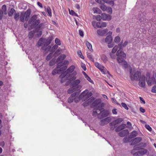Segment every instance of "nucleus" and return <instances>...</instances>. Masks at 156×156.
I'll return each instance as SVG.
<instances>
[{"mask_svg":"<svg viewBox=\"0 0 156 156\" xmlns=\"http://www.w3.org/2000/svg\"><path fill=\"white\" fill-rule=\"evenodd\" d=\"M123 46V42L121 41L119 44L118 47L119 49L117 51L116 53V55L117 56V60L119 63H121L122 65L124 66L125 68H126L128 66L127 62L124 60V59L126 57V55L123 51H122L121 49Z\"/></svg>","mask_w":156,"mask_h":156,"instance_id":"nucleus-1","label":"nucleus"},{"mask_svg":"<svg viewBox=\"0 0 156 156\" xmlns=\"http://www.w3.org/2000/svg\"><path fill=\"white\" fill-rule=\"evenodd\" d=\"M94 105L97 109L99 110L100 111L99 114H98V117L100 119H101L107 116L109 112L108 111H105L103 108L104 106V103H101L99 99H96L94 101Z\"/></svg>","mask_w":156,"mask_h":156,"instance_id":"nucleus-2","label":"nucleus"},{"mask_svg":"<svg viewBox=\"0 0 156 156\" xmlns=\"http://www.w3.org/2000/svg\"><path fill=\"white\" fill-rule=\"evenodd\" d=\"M80 82V81L79 79L76 80L72 82L71 83L72 87L68 90V93L71 94L75 91L79 90L82 87L81 86L79 85Z\"/></svg>","mask_w":156,"mask_h":156,"instance_id":"nucleus-3","label":"nucleus"},{"mask_svg":"<svg viewBox=\"0 0 156 156\" xmlns=\"http://www.w3.org/2000/svg\"><path fill=\"white\" fill-rule=\"evenodd\" d=\"M130 77L132 80H138L141 77V72L138 71L133 70L131 68L129 70Z\"/></svg>","mask_w":156,"mask_h":156,"instance_id":"nucleus-4","label":"nucleus"},{"mask_svg":"<svg viewBox=\"0 0 156 156\" xmlns=\"http://www.w3.org/2000/svg\"><path fill=\"white\" fill-rule=\"evenodd\" d=\"M40 20L37 19V16L36 15H33L29 20V24H31L30 27L32 28H35L40 23Z\"/></svg>","mask_w":156,"mask_h":156,"instance_id":"nucleus-5","label":"nucleus"},{"mask_svg":"<svg viewBox=\"0 0 156 156\" xmlns=\"http://www.w3.org/2000/svg\"><path fill=\"white\" fill-rule=\"evenodd\" d=\"M150 74L149 73H147L146 75V80L149 86H151V84H156V80L155 76H156V74H153V76L150 78Z\"/></svg>","mask_w":156,"mask_h":156,"instance_id":"nucleus-6","label":"nucleus"},{"mask_svg":"<svg viewBox=\"0 0 156 156\" xmlns=\"http://www.w3.org/2000/svg\"><path fill=\"white\" fill-rule=\"evenodd\" d=\"M92 95L91 92H89L88 90L86 89L80 94V98L82 101H85L88 99Z\"/></svg>","mask_w":156,"mask_h":156,"instance_id":"nucleus-7","label":"nucleus"},{"mask_svg":"<svg viewBox=\"0 0 156 156\" xmlns=\"http://www.w3.org/2000/svg\"><path fill=\"white\" fill-rule=\"evenodd\" d=\"M59 78L61 79V82L63 83L65 82L66 80H70L71 75L66 73V72L62 73L59 76Z\"/></svg>","mask_w":156,"mask_h":156,"instance_id":"nucleus-8","label":"nucleus"},{"mask_svg":"<svg viewBox=\"0 0 156 156\" xmlns=\"http://www.w3.org/2000/svg\"><path fill=\"white\" fill-rule=\"evenodd\" d=\"M45 27V25L44 23H40L35 28V31L36 32L38 33L37 36L38 37H40L42 35V29Z\"/></svg>","mask_w":156,"mask_h":156,"instance_id":"nucleus-9","label":"nucleus"},{"mask_svg":"<svg viewBox=\"0 0 156 156\" xmlns=\"http://www.w3.org/2000/svg\"><path fill=\"white\" fill-rule=\"evenodd\" d=\"M51 41H47L44 44V46L42 48V49L45 50L46 52H48L50 50H51V47L48 45L50 43Z\"/></svg>","mask_w":156,"mask_h":156,"instance_id":"nucleus-10","label":"nucleus"},{"mask_svg":"<svg viewBox=\"0 0 156 156\" xmlns=\"http://www.w3.org/2000/svg\"><path fill=\"white\" fill-rule=\"evenodd\" d=\"M139 80V85L140 87H144L145 84V76H142L138 80Z\"/></svg>","mask_w":156,"mask_h":156,"instance_id":"nucleus-11","label":"nucleus"},{"mask_svg":"<svg viewBox=\"0 0 156 156\" xmlns=\"http://www.w3.org/2000/svg\"><path fill=\"white\" fill-rule=\"evenodd\" d=\"M140 150L134 154V156H139L140 154L143 155L146 154L148 152L147 150L144 148H140Z\"/></svg>","mask_w":156,"mask_h":156,"instance_id":"nucleus-12","label":"nucleus"},{"mask_svg":"<svg viewBox=\"0 0 156 156\" xmlns=\"http://www.w3.org/2000/svg\"><path fill=\"white\" fill-rule=\"evenodd\" d=\"M75 67L74 65H72L71 66H70L67 70L66 72L67 73H71L72 72L74 76H76V74L77 73L75 71H74V69H75Z\"/></svg>","mask_w":156,"mask_h":156,"instance_id":"nucleus-13","label":"nucleus"},{"mask_svg":"<svg viewBox=\"0 0 156 156\" xmlns=\"http://www.w3.org/2000/svg\"><path fill=\"white\" fill-rule=\"evenodd\" d=\"M66 68L64 67H62L59 69H55L52 71V74L53 75H55L57 74H59L61 73Z\"/></svg>","mask_w":156,"mask_h":156,"instance_id":"nucleus-14","label":"nucleus"},{"mask_svg":"<svg viewBox=\"0 0 156 156\" xmlns=\"http://www.w3.org/2000/svg\"><path fill=\"white\" fill-rule=\"evenodd\" d=\"M111 121V118L110 117H107L101 120L100 122V125L103 126L107 124Z\"/></svg>","mask_w":156,"mask_h":156,"instance_id":"nucleus-15","label":"nucleus"},{"mask_svg":"<svg viewBox=\"0 0 156 156\" xmlns=\"http://www.w3.org/2000/svg\"><path fill=\"white\" fill-rule=\"evenodd\" d=\"M142 140V138L140 137H136L132 140L130 144L131 145H135L140 142Z\"/></svg>","mask_w":156,"mask_h":156,"instance_id":"nucleus-16","label":"nucleus"},{"mask_svg":"<svg viewBox=\"0 0 156 156\" xmlns=\"http://www.w3.org/2000/svg\"><path fill=\"white\" fill-rule=\"evenodd\" d=\"M123 120V119L122 118H118L112 122L110 123L109 124V126H115L116 125L120 123L121 122H122Z\"/></svg>","mask_w":156,"mask_h":156,"instance_id":"nucleus-17","label":"nucleus"},{"mask_svg":"<svg viewBox=\"0 0 156 156\" xmlns=\"http://www.w3.org/2000/svg\"><path fill=\"white\" fill-rule=\"evenodd\" d=\"M107 29H98L97 31V33L98 35L100 36H104L106 33L108 32Z\"/></svg>","mask_w":156,"mask_h":156,"instance_id":"nucleus-18","label":"nucleus"},{"mask_svg":"<svg viewBox=\"0 0 156 156\" xmlns=\"http://www.w3.org/2000/svg\"><path fill=\"white\" fill-rule=\"evenodd\" d=\"M102 19L104 20H110L112 19L111 16L105 13H102L101 15Z\"/></svg>","mask_w":156,"mask_h":156,"instance_id":"nucleus-19","label":"nucleus"},{"mask_svg":"<svg viewBox=\"0 0 156 156\" xmlns=\"http://www.w3.org/2000/svg\"><path fill=\"white\" fill-rule=\"evenodd\" d=\"M78 93L77 92H74L71 95V96L68 99V102L69 103H71L74 101V98L76 95Z\"/></svg>","mask_w":156,"mask_h":156,"instance_id":"nucleus-20","label":"nucleus"},{"mask_svg":"<svg viewBox=\"0 0 156 156\" xmlns=\"http://www.w3.org/2000/svg\"><path fill=\"white\" fill-rule=\"evenodd\" d=\"M66 57V55H65L63 54L61 55L58 58L57 61L58 63H60Z\"/></svg>","mask_w":156,"mask_h":156,"instance_id":"nucleus-21","label":"nucleus"},{"mask_svg":"<svg viewBox=\"0 0 156 156\" xmlns=\"http://www.w3.org/2000/svg\"><path fill=\"white\" fill-rule=\"evenodd\" d=\"M126 125L125 124H122L117 127L115 129L116 132L121 131L126 128Z\"/></svg>","mask_w":156,"mask_h":156,"instance_id":"nucleus-22","label":"nucleus"},{"mask_svg":"<svg viewBox=\"0 0 156 156\" xmlns=\"http://www.w3.org/2000/svg\"><path fill=\"white\" fill-rule=\"evenodd\" d=\"M128 133V130L125 129L120 132L119 133V136L121 137H122L125 136Z\"/></svg>","mask_w":156,"mask_h":156,"instance_id":"nucleus-23","label":"nucleus"},{"mask_svg":"<svg viewBox=\"0 0 156 156\" xmlns=\"http://www.w3.org/2000/svg\"><path fill=\"white\" fill-rule=\"evenodd\" d=\"M93 105L94 106V109L93 110L92 113L93 115L94 116H95L96 115H98V114H100V111H99V110L98 109H97L96 108H95L94 107V102L93 103Z\"/></svg>","mask_w":156,"mask_h":156,"instance_id":"nucleus-24","label":"nucleus"},{"mask_svg":"<svg viewBox=\"0 0 156 156\" xmlns=\"http://www.w3.org/2000/svg\"><path fill=\"white\" fill-rule=\"evenodd\" d=\"M25 16V20L26 21H27L29 18L30 16V10H27L25 13H24Z\"/></svg>","mask_w":156,"mask_h":156,"instance_id":"nucleus-25","label":"nucleus"},{"mask_svg":"<svg viewBox=\"0 0 156 156\" xmlns=\"http://www.w3.org/2000/svg\"><path fill=\"white\" fill-rule=\"evenodd\" d=\"M69 63V62L67 60L64 61V63H58L57 68H60L62 66L65 65H67Z\"/></svg>","mask_w":156,"mask_h":156,"instance_id":"nucleus-26","label":"nucleus"},{"mask_svg":"<svg viewBox=\"0 0 156 156\" xmlns=\"http://www.w3.org/2000/svg\"><path fill=\"white\" fill-rule=\"evenodd\" d=\"M112 37L111 35L108 36L105 39V41L107 43H112Z\"/></svg>","mask_w":156,"mask_h":156,"instance_id":"nucleus-27","label":"nucleus"},{"mask_svg":"<svg viewBox=\"0 0 156 156\" xmlns=\"http://www.w3.org/2000/svg\"><path fill=\"white\" fill-rule=\"evenodd\" d=\"M94 13H96L97 14H101V10L98 8L97 7L93 8L92 9Z\"/></svg>","mask_w":156,"mask_h":156,"instance_id":"nucleus-28","label":"nucleus"},{"mask_svg":"<svg viewBox=\"0 0 156 156\" xmlns=\"http://www.w3.org/2000/svg\"><path fill=\"white\" fill-rule=\"evenodd\" d=\"M85 43L87 48L89 49V50L90 51H92L93 49L91 44L87 41H85Z\"/></svg>","mask_w":156,"mask_h":156,"instance_id":"nucleus-29","label":"nucleus"},{"mask_svg":"<svg viewBox=\"0 0 156 156\" xmlns=\"http://www.w3.org/2000/svg\"><path fill=\"white\" fill-rule=\"evenodd\" d=\"M16 13V11L13 8H11L8 12V15L9 16H12L13 14Z\"/></svg>","mask_w":156,"mask_h":156,"instance_id":"nucleus-30","label":"nucleus"},{"mask_svg":"<svg viewBox=\"0 0 156 156\" xmlns=\"http://www.w3.org/2000/svg\"><path fill=\"white\" fill-rule=\"evenodd\" d=\"M35 32H36L35 30L30 31L28 35L29 38L31 39L32 38L34 37Z\"/></svg>","mask_w":156,"mask_h":156,"instance_id":"nucleus-31","label":"nucleus"},{"mask_svg":"<svg viewBox=\"0 0 156 156\" xmlns=\"http://www.w3.org/2000/svg\"><path fill=\"white\" fill-rule=\"evenodd\" d=\"M25 16L24 13L21 12L20 16V20L22 22H23L25 18Z\"/></svg>","mask_w":156,"mask_h":156,"instance_id":"nucleus-32","label":"nucleus"},{"mask_svg":"<svg viewBox=\"0 0 156 156\" xmlns=\"http://www.w3.org/2000/svg\"><path fill=\"white\" fill-rule=\"evenodd\" d=\"M137 135V133L136 131H133L130 135V138H133L135 137Z\"/></svg>","mask_w":156,"mask_h":156,"instance_id":"nucleus-33","label":"nucleus"},{"mask_svg":"<svg viewBox=\"0 0 156 156\" xmlns=\"http://www.w3.org/2000/svg\"><path fill=\"white\" fill-rule=\"evenodd\" d=\"M103 2L107 3L109 4L110 5L112 6L114 5V3L113 1H110V0H103Z\"/></svg>","mask_w":156,"mask_h":156,"instance_id":"nucleus-34","label":"nucleus"},{"mask_svg":"<svg viewBox=\"0 0 156 156\" xmlns=\"http://www.w3.org/2000/svg\"><path fill=\"white\" fill-rule=\"evenodd\" d=\"M101 59L103 62L104 63H106L108 61L107 57L105 55H102L101 56Z\"/></svg>","mask_w":156,"mask_h":156,"instance_id":"nucleus-35","label":"nucleus"},{"mask_svg":"<svg viewBox=\"0 0 156 156\" xmlns=\"http://www.w3.org/2000/svg\"><path fill=\"white\" fill-rule=\"evenodd\" d=\"M43 40L42 38H40L37 43V45L38 47H40L42 46L43 44L44 43Z\"/></svg>","mask_w":156,"mask_h":156,"instance_id":"nucleus-36","label":"nucleus"},{"mask_svg":"<svg viewBox=\"0 0 156 156\" xmlns=\"http://www.w3.org/2000/svg\"><path fill=\"white\" fill-rule=\"evenodd\" d=\"M46 11L48 13L49 15L51 16H52V13L51 9L49 7H48L46 9Z\"/></svg>","mask_w":156,"mask_h":156,"instance_id":"nucleus-37","label":"nucleus"},{"mask_svg":"<svg viewBox=\"0 0 156 156\" xmlns=\"http://www.w3.org/2000/svg\"><path fill=\"white\" fill-rule=\"evenodd\" d=\"M100 9L103 11H105L106 10L107 7L103 4H101L99 6Z\"/></svg>","mask_w":156,"mask_h":156,"instance_id":"nucleus-38","label":"nucleus"},{"mask_svg":"<svg viewBox=\"0 0 156 156\" xmlns=\"http://www.w3.org/2000/svg\"><path fill=\"white\" fill-rule=\"evenodd\" d=\"M58 47V46L56 44L54 45L51 48L50 51L52 52H54Z\"/></svg>","mask_w":156,"mask_h":156,"instance_id":"nucleus-39","label":"nucleus"},{"mask_svg":"<svg viewBox=\"0 0 156 156\" xmlns=\"http://www.w3.org/2000/svg\"><path fill=\"white\" fill-rule=\"evenodd\" d=\"M120 38L119 37L117 36L114 39V42L117 44H118L120 42Z\"/></svg>","mask_w":156,"mask_h":156,"instance_id":"nucleus-40","label":"nucleus"},{"mask_svg":"<svg viewBox=\"0 0 156 156\" xmlns=\"http://www.w3.org/2000/svg\"><path fill=\"white\" fill-rule=\"evenodd\" d=\"M20 15L19 13H17L15 14L14 18L16 21H17L20 18Z\"/></svg>","mask_w":156,"mask_h":156,"instance_id":"nucleus-41","label":"nucleus"},{"mask_svg":"<svg viewBox=\"0 0 156 156\" xmlns=\"http://www.w3.org/2000/svg\"><path fill=\"white\" fill-rule=\"evenodd\" d=\"M55 43L58 46L60 45L61 44V42L60 41L58 38H56L55 41Z\"/></svg>","mask_w":156,"mask_h":156,"instance_id":"nucleus-42","label":"nucleus"},{"mask_svg":"<svg viewBox=\"0 0 156 156\" xmlns=\"http://www.w3.org/2000/svg\"><path fill=\"white\" fill-rule=\"evenodd\" d=\"M80 100H81V98H80V95L79 97H77L76 95L74 98V101L75 102H78Z\"/></svg>","mask_w":156,"mask_h":156,"instance_id":"nucleus-43","label":"nucleus"},{"mask_svg":"<svg viewBox=\"0 0 156 156\" xmlns=\"http://www.w3.org/2000/svg\"><path fill=\"white\" fill-rule=\"evenodd\" d=\"M109 13L111 14L112 13V8L110 7H107L106 10Z\"/></svg>","mask_w":156,"mask_h":156,"instance_id":"nucleus-44","label":"nucleus"},{"mask_svg":"<svg viewBox=\"0 0 156 156\" xmlns=\"http://www.w3.org/2000/svg\"><path fill=\"white\" fill-rule=\"evenodd\" d=\"M52 54L51 53H50L49 55H48V56L46 57V59L47 61H48L50 60L52 58Z\"/></svg>","mask_w":156,"mask_h":156,"instance_id":"nucleus-45","label":"nucleus"},{"mask_svg":"<svg viewBox=\"0 0 156 156\" xmlns=\"http://www.w3.org/2000/svg\"><path fill=\"white\" fill-rule=\"evenodd\" d=\"M118 48V46L117 45L115 46L112 49V53H115L117 51Z\"/></svg>","mask_w":156,"mask_h":156,"instance_id":"nucleus-46","label":"nucleus"},{"mask_svg":"<svg viewBox=\"0 0 156 156\" xmlns=\"http://www.w3.org/2000/svg\"><path fill=\"white\" fill-rule=\"evenodd\" d=\"M87 57L90 59L92 61H94V59L93 58H92V56L90 54L87 53Z\"/></svg>","mask_w":156,"mask_h":156,"instance_id":"nucleus-47","label":"nucleus"},{"mask_svg":"<svg viewBox=\"0 0 156 156\" xmlns=\"http://www.w3.org/2000/svg\"><path fill=\"white\" fill-rule=\"evenodd\" d=\"M121 105L125 109L127 110H128L129 109V108L127 106V105L124 103L122 102L121 103Z\"/></svg>","mask_w":156,"mask_h":156,"instance_id":"nucleus-48","label":"nucleus"},{"mask_svg":"<svg viewBox=\"0 0 156 156\" xmlns=\"http://www.w3.org/2000/svg\"><path fill=\"white\" fill-rule=\"evenodd\" d=\"M85 78L88 81L90 82V83L92 84L94 83L93 81L90 78L89 76H87L86 77H85Z\"/></svg>","mask_w":156,"mask_h":156,"instance_id":"nucleus-49","label":"nucleus"},{"mask_svg":"<svg viewBox=\"0 0 156 156\" xmlns=\"http://www.w3.org/2000/svg\"><path fill=\"white\" fill-rule=\"evenodd\" d=\"M95 19L97 20L100 21L102 19L101 16L100 15H97L95 17Z\"/></svg>","mask_w":156,"mask_h":156,"instance_id":"nucleus-50","label":"nucleus"},{"mask_svg":"<svg viewBox=\"0 0 156 156\" xmlns=\"http://www.w3.org/2000/svg\"><path fill=\"white\" fill-rule=\"evenodd\" d=\"M95 66L98 69H99L102 66L98 62H96L95 63Z\"/></svg>","mask_w":156,"mask_h":156,"instance_id":"nucleus-51","label":"nucleus"},{"mask_svg":"<svg viewBox=\"0 0 156 156\" xmlns=\"http://www.w3.org/2000/svg\"><path fill=\"white\" fill-rule=\"evenodd\" d=\"M151 91L153 93H156V85H154L152 87Z\"/></svg>","mask_w":156,"mask_h":156,"instance_id":"nucleus-52","label":"nucleus"},{"mask_svg":"<svg viewBox=\"0 0 156 156\" xmlns=\"http://www.w3.org/2000/svg\"><path fill=\"white\" fill-rule=\"evenodd\" d=\"M55 64V60L53 59L51 60L49 62V65L50 66H53Z\"/></svg>","mask_w":156,"mask_h":156,"instance_id":"nucleus-53","label":"nucleus"},{"mask_svg":"<svg viewBox=\"0 0 156 156\" xmlns=\"http://www.w3.org/2000/svg\"><path fill=\"white\" fill-rule=\"evenodd\" d=\"M78 55L81 58L83 59L84 58V57L82 55V54L80 51H78L77 52Z\"/></svg>","mask_w":156,"mask_h":156,"instance_id":"nucleus-54","label":"nucleus"},{"mask_svg":"<svg viewBox=\"0 0 156 156\" xmlns=\"http://www.w3.org/2000/svg\"><path fill=\"white\" fill-rule=\"evenodd\" d=\"M101 71L103 74H106L108 72L107 70L105 67Z\"/></svg>","mask_w":156,"mask_h":156,"instance_id":"nucleus-55","label":"nucleus"},{"mask_svg":"<svg viewBox=\"0 0 156 156\" xmlns=\"http://www.w3.org/2000/svg\"><path fill=\"white\" fill-rule=\"evenodd\" d=\"M145 128L149 131H151L152 130V128L148 125H145Z\"/></svg>","mask_w":156,"mask_h":156,"instance_id":"nucleus-56","label":"nucleus"},{"mask_svg":"<svg viewBox=\"0 0 156 156\" xmlns=\"http://www.w3.org/2000/svg\"><path fill=\"white\" fill-rule=\"evenodd\" d=\"M140 147H138V145H135L133 147V149L135 150H139L140 149Z\"/></svg>","mask_w":156,"mask_h":156,"instance_id":"nucleus-57","label":"nucleus"},{"mask_svg":"<svg viewBox=\"0 0 156 156\" xmlns=\"http://www.w3.org/2000/svg\"><path fill=\"white\" fill-rule=\"evenodd\" d=\"M108 46L109 48H112L114 46V44L113 43H108Z\"/></svg>","mask_w":156,"mask_h":156,"instance_id":"nucleus-58","label":"nucleus"},{"mask_svg":"<svg viewBox=\"0 0 156 156\" xmlns=\"http://www.w3.org/2000/svg\"><path fill=\"white\" fill-rule=\"evenodd\" d=\"M101 23L100 22H97L96 27L98 28H101Z\"/></svg>","mask_w":156,"mask_h":156,"instance_id":"nucleus-59","label":"nucleus"},{"mask_svg":"<svg viewBox=\"0 0 156 156\" xmlns=\"http://www.w3.org/2000/svg\"><path fill=\"white\" fill-rule=\"evenodd\" d=\"M69 13L71 15L73 16V15L76 14V13L72 10H70V9H69Z\"/></svg>","mask_w":156,"mask_h":156,"instance_id":"nucleus-60","label":"nucleus"},{"mask_svg":"<svg viewBox=\"0 0 156 156\" xmlns=\"http://www.w3.org/2000/svg\"><path fill=\"white\" fill-rule=\"evenodd\" d=\"M123 142L125 143H127L129 142V139L127 137H124L123 139Z\"/></svg>","mask_w":156,"mask_h":156,"instance_id":"nucleus-61","label":"nucleus"},{"mask_svg":"<svg viewBox=\"0 0 156 156\" xmlns=\"http://www.w3.org/2000/svg\"><path fill=\"white\" fill-rule=\"evenodd\" d=\"M139 98L140 99V102L141 103H143L144 104H145V102L144 99L141 97H140Z\"/></svg>","mask_w":156,"mask_h":156,"instance_id":"nucleus-62","label":"nucleus"},{"mask_svg":"<svg viewBox=\"0 0 156 156\" xmlns=\"http://www.w3.org/2000/svg\"><path fill=\"white\" fill-rule=\"evenodd\" d=\"M112 113L114 115H116L117 113V109H113L112 110Z\"/></svg>","mask_w":156,"mask_h":156,"instance_id":"nucleus-63","label":"nucleus"},{"mask_svg":"<svg viewBox=\"0 0 156 156\" xmlns=\"http://www.w3.org/2000/svg\"><path fill=\"white\" fill-rule=\"evenodd\" d=\"M107 25V24L106 22H104L101 23V28L102 27H105Z\"/></svg>","mask_w":156,"mask_h":156,"instance_id":"nucleus-64","label":"nucleus"}]
</instances>
